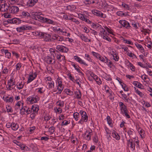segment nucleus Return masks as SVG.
I'll list each match as a JSON object with an SVG mask.
<instances>
[{
	"instance_id": "f257e3e1",
	"label": "nucleus",
	"mask_w": 152,
	"mask_h": 152,
	"mask_svg": "<svg viewBox=\"0 0 152 152\" xmlns=\"http://www.w3.org/2000/svg\"><path fill=\"white\" fill-rule=\"evenodd\" d=\"M15 84V77L12 76L10 79L7 80V84L6 86L7 89L8 91H11L13 89V86Z\"/></svg>"
},
{
	"instance_id": "f03ea898",
	"label": "nucleus",
	"mask_w": 152,
	"mask_h": 152,
	"mask_svg": "<svg viewBox=\"0 0 152 152\" xmlns=\"http://www.w3.org/2000/svg\"><path fill=\"white\" fill-rule=\"evenodd\" d=\"M45 83L47 84L48 88L50 90L54 88L55 83L52 78L50 76L45 77L44 79Z\"/></svg>"
},
{
	"instance_id": "7ed1b4c3",
	"label": "nucleus",
	"mask_w": 152,
	"mask_h": 152,
	"mask_svg": "<svg viewBox=\"0 0 152 152\" xmlns=\"http://www.w3.org/2000/svg\"><path fill=\"white\" fill-rule=\"evenodd\" d=\"M92 26L94 28H97L98 29V31H99V34L100 36L102 37L106 35H107V32L102 27V26L98 24H94L93 23L92 24Z\"/></svg>"
},
{
	"instance_id": "20e7f679",
	"label": "nucleus",
	"mask_w": 152,
	"mask_h": 152,
	"mask_svg": "<svg viewBox=\"0 0 152 152\" xmlns=\"http://www.w3.org/2000/svg\"><path fill=\"white\" fill-rule=\"evenodd\" d=\"M56 82L57 84V89L58 91L57 93L60 94L61 93L64 88L61 78L58 76L56 80Z\"/></svg>"
},
{
	"instance_id": "39448f33",
	"label": "nucleus",
	"mask_w": 152,
	"mask_h": 152,
	"mask_svg": "<svg viewBox=\"0 0 152 152\" xmlns=\"http://www.w3.org/2000/svg\"><path fill=\"white\" fill-rule=\"evenodd\" d=\"M39 99V97L38 96L34 94L29 96L27 98L26 100L29 102L30 103L32 104L37 103Z\"/></svg>"
},
{
	"instance_id": "423d86ee",
	"label": "nucleus",
	"mask_w": 152,
	"mask_h": 152,
	"mask_svg": "<svg viewBox=\"0 0 152 152\" xmlns=\"http://www.w3.org/2000/svg\"><path fill=\"white\" fill-rule=\"evenodd\" d=\"M44 61L49 64H55L56 60L54 56L53 58L50 56H47L44 58Z\"/></svg>"
},
{
	"instance_id": "0eeeda50",
	"label": "nucleus",
	"mask_w": 152,
	"mask_h": 152,
	"mask_svg": "<svg viewBox=\"0 0 152 152\" xmlns=\"http://www.w3.org/2000/svg\"><path fill=\"white\" fill-rule=\"evenodd\" d=\"M4 2V0H2L1 1V4H0V12H7L9 9L8 6Z\"/></svg>"
},
{
	"instance_id": "6e6552de",
	"label": "nucleus",
	"mask_w": 152,
	"mask_h": 152,
	"mask_svg": "<svg viewBox=\"0 0 152 152\" xmlns=\"http://www.w3.org/2000/svg\"><path fill=\"white\" fill-rule=\"evenodd\" d=\"M16 29L18 32H22L26 30H32V28L30 26L24 25L17 28Z\"/></svg>"
},
{
	"instance_id": "1a4fd4ad",
	"label": "nucleus",
	"mask_w": 152,
	"mask_h": 152,
	"mask_svg": "<svg viewBox=\"0 0 152 152\" xmlns=\"http://www.w3.org/2000/svg\"><path fill=\"white\" fill-rule=\"evenodd\" d=\"M39 19L40 22L46 23L48 24H53L54 21L50 19L42 17H39Z\"/></svg>"
},
{
	"instance_id": "9d476101",
	"label": "nucleus",
	"mask_w": 152,
	"mask_h": 152,
	"mask_svg": "<svg viewBox=\"0 0 152 152\" xmlns=\"http://www.w3.org/2000/svg\"><path fill=\"white\" fill-rule=\"evenodd\" d=\"M91 12L94 15L101 18H105L106 17L105 15L103 14L99 10H92Z\"/></svg>"
},
{
	"instance_id": "9b49d317",
	"label": "nucleus",
	"mask_w": 152,
	"mask_h": 152,
	"mask_svg": "<svg viewBox=\"0 0 152 152\" xmlns=\"http://www.w3.org/2000/svg\"><path fill=\"white\" fill-rule=\"evenodd\" d=\"M37 74L36 72H34V73H30L29 75L27 81V83H29L35 79L37 76Z\"/></svg>"
},
{
	"instance_id": "f8f14e48",
	"label": "nucleus",
	"mask_w": 152,
	"mask_h": 152,
	"mask_svg": "<svg viewBox=\"0 0 152 152\" xmlns=\"http://www.w3.org/2000/svg\"><path fill=\"white\" fill-rule=\"evenodd\" d=\"M119 106L120 107L121 113L122 114L126 112H128L126 106L121 102H119Z\"/></svg>"
},
{
	"instance_id": "ddd939ff",
	"label": "nucleus",
	"mask_w": 152,
	"mask_h": 152,
	"mask_svg": "<svg viewBox=\"0 0 152 152\" xmlns=\"http://www.w3.org/2000/svg\"><path fill=\"white\" fill-rule=\"evenodd\" d=\"M56 56L57 60L61 62H65V57L64 55H61L60 54L57 53H56Z\"/></svg>"
},
{
	"instance_id": "4468645a",
	"label": "nucleus",
	"mask_w": 152,
	"mask_h": 152,
	"mask_svg": "<svg viewBox=\"0 0 152 152\" xmlns=\"http://www.w3.org/2000/svg\"><path fill=\"white\" fill-rule=\"evenodd\" d=\"M56 48L59 51L63 53H67L69 50L68 48L63 45H58Z\"/></svg>"
},
{
	"instance_id": "2eb2a0df",
	"label": "nucleus",
	"mask_w": 152,
	"mask_h": 152,
	"mask_svg": "<svg viewBox=\"0 0 152 152\" xmlns=\"http://www.w3.org/2000/svg\"><path fill=\"white\" fill-rule=\"evenodd\" d=\"M3 99L7 103H12L14 100V97L13 96H10V95H8L7 96H4Z\"/></svg>"
},
{
	"instance_id": "dca6fc26",
	"label": "nucleus",
	"mask_w": 152,
	"mask_h": 152,
	"mask_svg": "<svg viewBox=\"0 0 152 152\" xmlns=\"http://www.w3.org/2000/svg\"><path fill=\"white\" fill-rule=\"evenodd\" d=\"M79 113L80 114L81 118L84 119L85 122H87L88 121V117L86 112L81 110L80 111Z\"/></svg>"
},
{
	"instance_id": "f3484780",
	"label": "nucleus",
	"mask_w": 152,
	"mask_h": 152,
	"mask_svg": "<svg viewBox=\"0 0 152 152\" xmlns=\"http://www.w3.org/2000/svg\"><path fill=\"white\" fill-rule=\"evenodd\" d=\"M127 142L128 146L130 147L132 150H134L135 148V143L133 139H130L128 140Z\"/></svg>"
},
{
	"instance_id": "a211bd4d",
	"label": "nucleus",
	"mask_w": 152,
	"mask_h": 152,
	"mask_svg": "<svg viewBox=\"0 0 152 152\" xmlns=\"http://www.w3.org/2000/svg\"><path fill=\"white\" fill-rule=\"evenodd\" d=\"M23 105V101H18L15 105L14 108L16 111L20 110V108L22 107Z\"/></svg>"
},
{
	"instance_id": "6ab92c4d",
	"label": "nucleus",
	"mask_w": 152,
	"mask_h": 152,
	"mask_svg": "<svg viewBox=\"0 0 152 152\" xmlns=\"http://www.w3.org/2000/svg\"><path fill=\"white\" fill-rule=\"evenodd\" d=\"M74 58L75 60L77 62L81 64H83L86 65V66H88V65L86 64L85 61L78 56H75L74 57Z\"/></svg>"
},
{
	"instance_id": "aec40b11",
	"label": "nucleus",
	"mask_w": 152,
	"mask_h": 152,
	"mask_svg": "<svg viewBox=\"0 0 152 152\" xmlns=\"http://www.w3.org/2000/svg\"><path fill=\"white\" fill-rule=\"evenodd\" d=\"M78 16L79 18L83 21H84L90 24L91 23V22L89 20L86 18L85 15L80 14H78Z\"/></svg>"
},
{
	"instance_id": "412c9836",
	"label": "nucleus",
	"mask_w": 152,
	"mask_h": 152,
	"mask_svg": "<svg viewBox=\"0 0 152 152\" xmlns=\"http://www.w3.org/2000/svg\"><path fill=\"white\" fill-rule=\"evenodd\" d=\"M127 133L130 139L135 138V133L133 129H129L127 131Z\"/></svg>"
},
{
	"instance_id": "4be33fe9",
	"label": "nucleus",
	"mask_w": 152,
	"mask_h": 152,
	"mask_svg": "<svg viewBox=\"0 0 152 152\" xmlns=\"http://www.w3.org/2000/svg\"><path fill=\"white\" fill-rule=\"evenodd\" d=\"M119 22L123 27L126 28H129L130 27L129 23L126 20H121Z\"/></svg>"
},
{
	"instance_id": "5701e85b",
	"label": "nucleus",
	"mask_w": 152,
	"mask_h": 152,
	"mask_svg": "<svg viewBox=\"0 0 152 152\" xmlns=\"http://www.w3.org/2000/svg\"><path fill=\"white\" fill-rule=\"evenodd\" d=\"M25 83L23 81H21L17 83L15 85V86L19 90H20L22 89L24 86Z\"/></svg>"
},
{
	"instance_id": "b1692460",
	"label": "nucleus",
	"mask_w": 152,
	"mask_h": 152,
	"mask_svg": "<svg viewBox=\"0 0 152 152\" xmlns=\"http://www.w3.org/2000/svg\"><path fill=\"white\" fill-rule=\"evenodd\" d=\"M19 8L16 6H13L11 7L10 9V12L12 13H15L18 12Z\"/></svg>"
},
{
	"instance_id": "393cba45",
	"label": "nucleus",
	"mask_w": 152,
	"mask_h": 152,
	"mask_svg": "<svg viewBox=\"0 0 152 152\" xmlns=\"http://www.w3.org/2000/svg\"><path fill=\"white\" fill-rule=\"evenodd\" d=\"M45 42H52V39L51 38V35L49 34L45 33L43 38Z\"/></svg>"
},
{
	"instance_id": "a878e982",
	"label": "nucleus",
	"mask_w": 152,
	"mask_h": 152,
	"mask_svg": "<svg viewBox=\"0 0 152 152\" xmlns=\"http://www.w3.org/2000/svg\"><path fill=\"white\" fill-rule=\"evenodd\" d=\"M92 133V132L86 131L84 133V138L87 140L89 141L91 140V135Z\"/></svg>"
},
{
	"instance_id": "bb28decb",
	"label": "nucleus",
	"mask_w": 152,
	"mask_h": 152,
	"mask_svg": "<svg viewBox=\"0 0 152 152\" xmlns=\"http://www.w3.org/2000/svg\"><path fill=\"white\" fill-rule=\"evenodd\" d=\"M1 51L2 53H4L6 57L8 58H11V53L8 52V50H7L1 49Z\"/></svg>"
},
{
	"instance_id": "cd10ccee",
	"label": "nucleus",
	"mask_w": 152,
	"mask_h": 152,
	"mask_svg": "<svg viewBox=\"0 0 152 152\" xmlns=\"http://www.w3.org/2000/svg\"><path fill=\"white\" fill-rule=\"evenodd\" d=\"M21 16L24 18H29L30 17V14L25 11L22 12L21 13Z\"/></svg>"
},
{
	"instance_id": "c85d7f7f",
	"label": "nucleus",
	"mask_w": 152,
	"mask_h": 152,
	"mask_svg": "<svg viewBox=\"0 0 152 152\" xmlns=\"http://www.w3.org/2000/svg\"><path fill=\"white\" fill-rule=\"evenodd\" d=\"M132 84L138 88L141 89H143V86L140 83L136 81H133L132 83Z\"/></svg>"
},
{
	"instance_id": "c756f323",
	"label": "nucleus",
	"mask_w": 152,
	"mask_h": 152,
	"mask_svg": "<svg viewBox=\"0 0 152 152\" xmlns=\"http://www.w3.org/2000/svg\"><path fill=\"white\" fill-rule=\"evenodd\" d=\"M20 147V148L22 150H24L25 151H27L29 150V148L25 145L23 144L21 142L18 145Z\"/></svg>"
},
{
	"instance_id": "7c9ffc66",
	"label": "nucleus",
	"mask_w": 152,
	"mask_h": 152,
	"mask_svg": "<svg viewBox=\"0 0 152 152\" xmlns=\"http://www.w3.org/2000/svg\"><path fill=\"white\" fill-rule=\"evenodd\" d=\"M39 107L37 105H33L31 107V112L38 113V111L39 110Z\"/></svg>"
},
{
	"instance_id": "2f4dec72",
	"label": "nucleus",
	"mask_w": 152,
	"mask_h": 152,
	"mask_svg": "<svg viewBox=\"0 0 152 152\" xmlns=\"http://www.w3.org/2000/svg\"><path fill=\"white\" fill-rule=\"evenodd\" d=\"M106 119L107 121V123L109 126L111 127H113V120L111 118H110V117L108 115L106 117Z\"/></svg>"
},
{
	"instance_id": "473e14b6",
	"label": "nucleus",
	"mask_w": 152,
	"mask_h": 152,
	"mask_svg": "<svg viewBox=\"0 0 152 152\" xmlns=\"http://www.w3.org/2000/svg\"><path fill=\"white\" fill-rule=\"evenodd\" d=\"M79 37L81 39L85 42H90L91 39H88L87 37H86L83 34H80Z\"/></svg>"
},
{
	"instance_id": "72a5a7b5",
	"label": "nucleus",
	"mask_w": 152,
	"mask_h": 152,
	"mask_svg": "<svg viewBox=\"0 0 152 152\" xmlns=\"http://www.w3.org/2000/svg\"><path fill=\"white\" fill-rule=\"evenodd\" d=\"M72 65L74 67L75 69L78 72L80 73V75H81L83 76L84 75V74L80 71V68L78 66L76 65L75 64H72Z\"/></svg>"
},
{
	"instance_id": "f704fd0d",
	"label": "nucleus",
	"mask_w": 152,
	"mask_h": 152,
	"mask_svg": "<svg viewBox=\"0 0 152 152\" xmlns=\"http://www.w3.org/2000/svg\"><path fill=\"white\" fill-rule=\"evenodd\" d=\"M105 60L104 63H106L109 67L110 68H112V66L113 65V63L110 60L108 59L107 57H105Z\"/></svg>"
},
{
	"instance_id": "c9c22d12",
	"label": "nucleus",
	"mask_w": 152,
	"mask_h": 152,
	"mask_svg": "<svg viewBox=\"0 0 152 152\" xmlns=\"http://www.w3.org/2000/svg\"><path fill=\"white\" fill-rule=\"evenodd\" d=\"M75 98L80 99H81V93L80 91L78 90L77 91L75 92Z\"/></svg>"
},
{
	"instance_id": "e433bc0d",
	"label": "nucleus",
	"mask_w": 152,
	"mask_h": 152,
	"mask_svg": "<svg viewBox=\"0 0 152 152\" xmlns=\"http://www.w3.org/2000/svg\"><path fill=\"white\" fill-rule=\"evenodd\" d=\"M112 136L117 140H120V137L119 135L115 131H113L112 132Z\"/></svg>"
},
{
	"instance_id": "4c0bfd02",
	"label": "nucleus",
	"mask_w": 152,
	"mask_h": 152,
	"mask_svg": "<svg viewBox=\"0 0 152 152\" xmlns=\"http://www.w3.org/2000/svg\"><path fill=\"white\" fill-rule=\"evenodd\" d=\"M136 46L142 53L145 52V50L141 45L136 43L135 44Z\"/></svg>"
},
{
	"instance_id": "58836bf2",
	"label": "nucleus",
	"mask_w": 152,
	"mask_h": 152,
	"mask_svg": "<svg viewBox=\"0 0 152 152\" xmlns=\"http://www.w3.org/2000/svg\"><path fill=\"white\" fill-rule=\"evenodd\" d=\"M64 92L67 95L72 96L74 95L73 91L69 89L66 88L64 89Z\"/></svg>"
},
{
	"instance_id": "ea45409f",
	"label": "nucleus",
	"mask_w": 152,
	"mask_h": 152,
	"mask_svg": "<svg viewBox=\"0 0 152 152\" xmlns=\"http://www.w3.org/2000/svg\"><path fill=\"white\" fill-rule=\"evenodd\" d=\"M112 55L113 56V59L115 61H118L119 57L117 53H114V51H113V54H112Z\"/></svg>"
},
{
	"instance_id": "a19ab883",
	"label": "nucleus",
	"mask_w": 152,
	"mask_h": 152,
	"mask_svg": "<svg viewBox=\"0 0 152 152\" xmlns=\"http://www.w3.org/2000/svg\"><path fill=\"white\" fill-rule=\"evenodd\" d=\"M19 128L18 125L17 123L12 122V123L11 128L14 131L17 130Z\"/></svg>"
},
{
	"instance_id": "79ce46f5",
	"label": "nucleus",
	"mask_w": 152,
	"mask_h": 152,
	"mask_svg": "<svg viewBox=\"0 0 152 152\" xmlns=\"http://www.w3.org/2000/svg\"><path fill=\"white\" fill-rule=\"evenodd\" d=\"M31 14L33 16H37L38 19L39 17H41L40 15L41 14V13L39 12L31 11Z\"/></svg>"
},
{
	"instance_id": "37998d69",
	"label": "nucleus",
	"mask_w": 152,
	"mask_h": 152,
	"mask_svg": "<svg viewBox=\"0 0 152 152\" xmlns=\"http://www.w3.org/2000/svg\"><path fill=\"white\" fill-rule=\"evenodd\" d=\"M93 0H85L84 1V3L87 6H89L90 4H93Z\"/></svg>"
},
{
	"instance_id": "c03bdc74",
	"label": "nucleus",
	"mask_w": 152,
	"mask_h": 152,
	"mask_svg": "<svg viewBox=\"0 0 152 152\" xmlns=\"http://www.w3.org/2000/svg\"><path fill=\"white\" fill-rule=\"evenodd\" d=\"M54 112L56 114L61 113L62 112V110L60 107H55L54 108Z\"/></svg>"
},
{
	"instance_id": "a18cd8bd",
	"label": "nucleus",
	"mask_w": 152,
	"mask_h": 152,
	"mask_svg": "<svg viewBox=\"0 0 152 152\" xmlns=\"http://www.w3.org/2000/svg\"><path fill=\"white\" fill-rule=\"evenodd\" d=\"M134 90L135 92L140 97H142L144 96V93L140 91L138 89H137L135 87H134Z\"/></svg>"
},
{
	"instance_id": "49530a36",
	"label": "nucleus",
	"mask_w": 152,
	"mask_h": 152,
	"mask_svg": "<svg viewBox=\"0 0 152 152\" xmlns=\"http://www.w3.org/2000/svg\"><path fill=\"white\" fill-rule=\"evenodd\" d=\"M139 132L140 135L141 137L142 138H144L145 136V134L144 131L142 129H140L139 131Z\"/></svg>"
},
{
	"instance_id": "de8ad7c7",
	"label": "nucleus",
	"mask_w": 152,
	"mask_h": 152,
	"mask_svg": "<svg viewBox=\"0 0 152 152\" xmlns=\"http://www.w3.org/2000/svg\"><path fill=\"white\" fill-rule=\"evenodd\" d=\"M56 105L60 107H62L64 106V102L63 101H61V100H58L56 103Z\"/></svg>"
},
{
	"instance_id": "09e8293b",
	"label": "nucleus",
	"mask_w": 152,
	"mask_h": 152,
	"mask_svg": "<svg viewBox=\"0 0 152 152\" xmlns=\"http://www.w3.org/2000/svg\"><path fill=\"white\" fill-rule=\"evenodd\" d=\"M121 40L123 41L124 43L126 44H127L131 45H133V42L131 40H128L123 37H122Z\"/></svg>"
},
{
	"instance_id": "8fccbe9b",
	"label": "nucleus",
	"mask_w": 152,
	"mask_h": 152,
	"mask_svg": "<svg viewBox=\"0 0 152 152\" xmlns=\"http://www.w3.org/2000/svg\"><path fill=\"white\" fill-rule=\"evenodd\" d=\"M73 117L76 121H77L80 117L79 114L77 112H75L73 114Z\"/></svg>"
},
{
	"instance_id": "3c124183",
	"label": "nucleus",
	"mask_w": 152,
	"mask_h": 152,
	"mask_svg": "<svg viewBox=\"0 0 152 152\" xmlns=\"http://www.w3.org/2000/svg\"><path fill=\"white\" fill-rule=\"evenodd\" d=\"M52 30L55 32L58 31H62V29L59 28L58 26H55L52 28Z\"/></svg>"
},
{
	"instance_id": "603ef678",
	"label": "nucleus",
	"mask_w": 152,
	"mask_h": 152,
	"mask_svg": "<svg viewBox=\"0 0 152 152\" xmlns=\"http://www.w3.org/2000/svg\"><path fill=\"white\" fill-rule=\"evenodd\" d=\"M27 106H23L22 107H21V109H20V113L21 115H23L25 113V112H26Z\"/></svg>"
},
{
	"instance_id": "864d4df0",
	"label": "nucleus",
	"mask_w": 152,
	"mask_h": 152,
	"mask_svg": "<svg viewBox=\"0 0 152 152\" xmlns=\"http://www.w3.org/2000/svg\"><path fill=\"white\" fill-rule=\"evenodd\" d=\"M38 0H29L28 4L30 6H32L37 2Z\"/></svg>"
},
{
	"instance_id": "5fc2aeb1",
	"label": "nucleus",
	"mask_w": 152,
	"mask_h": 152,
	"mask_svg": "<svg viewBox=\"0 0 152 152\" xmlns=\"http://www.w3.org/2000/svg\"><path fill=\"white\" fill-rule=\"evenodd\" d=\"M49 51L51 54V56H54V54H55V55H56V53L57 54V53H58V51H56V50L54 49H53V48H50L49 50Z\"/></svg>"
},
{
	"instance_id": "6e6d98bb",
	"label": "nucleus",
	"mask_w": 152,
	"mask_h": 152,
	"mask_svg": "<svg viewBox=\"0 0 152 152\" xmlns=\"http://www.w3.org/2000/svg\"><path fill=\"white\" fill-rule=\"evenodd\" d=\"M6 108L7 109V112L8 113H12V107L9 105H7L6 106Z\"/></svg>"
},
{
	"instance_id": "4d7b16f0",
	"label": "nucleus",
	"mask_w": 152,
	"mask_h": 152,
	"mask_svg": "<svg viewBox=\"0 0 152 152\" xmlns=\"http://www.w3.org/2000/svg\"><path fill=\"white\" fill-rule=\"evenodd\" d=\"M70 123V122L66 120H65L63 121L61 123V126H64L67 125Z\"/></svg>"
},
{
	"instance_id": "13d9d810",
	"label": "nucleus",
	"mask_w": 152,
	"mask_h": 152,
	"mask_svg": "<svg viewBox=\"0 0 152 152\" xmlns=\"http://www.w3.org/2000/svg\"><path fill=\"white\" fill-rule=\"evenodd\" d=\"M121 6L124 8L126 9L129 10V7L128 4H126L124 2H122Z\"/></svg>"
},
{
	"instance_id": "bf43d9fd",
	"label": "nucleus",
	"mask_w": 152,
	"mask_h": 152,
	"mask_svg": "<svg viewBox=\"0 0 152 152\" xmlns=\"http://www.w3.org/2000/svg\"><path fill=\"white\" fill-rule=\"evenodd\" d=\"M47 70L49 73L53 74L54 72V70L53 69L52 67H48L47 68Z\"/></svg>"
},
{
	"instance_id": "052dcab7",
	"label": "nucleus",
	"mask_w": 152,
	"mask_h": 152,
	"mask_svg": "<svg viewBox=\"0 0 152 152\" xmlns=\"http://www.w3.org/2000/svg\"><path fill=\"white\" fill-rule=\"evenodd\" d=\"M37 90V92L39 94H42L43 93L44 91L43 90V88H39L36 89Z\"/></svg>"
},
{
	"instance_id": "680f3d73",
	"label": "nucleus",
	"mask_w": 152,
	"mask_h": 152,
	"mask_svg": "<svg viewBox=\"0 0 152 152\" xmlns=\"http://www.w3.org/2000/svg\"><path fill=\"white\" fill-rule=\"evenodd\" d=\"M65 118V115L63 113L61 114L58 116V119L59 120H64Z\"/></svg>"
},
{
	"instance_id": "e2e57ef3",
	"label": "nucleus",
	"mask_w": 152,
	"mask_h": 152,
	"mask_svg": "<svg viewBox=\"0 0 152 152\" xmlns=\"http://www.w3.org/2000/svg\"><path fill=\"white\" fill-rule=\"evenodd\" d=\"M37 114V113L32 112L30 114V117L32 120H33L34 119L35 116Z\"/></svg>"
},
{
	"instance_id": "0e129e2a",
	"label": "nucleus",
	"mask_w": 152,
	"mask_h": 152,
	"mask_svg": "<svg viewBox=\"0 0 152 152\" xmlns=\"http://www.w3.org/2000/svg\"><path fill=\"white\" fill-rule=\"evenodd\" d=\"M121 85L122 86L123 88L124 89V91H129L127 87L125 84L124 83H123Z\"/></svg>"
},
{
	"instance_id": "69168bd1",
	"label": "nucleus",
	"mask_w": 152,
	"mask_h": 152,
	"mask_svg": "<svg viewBox=\"0 0 152 152\" xmlns=\"http://www.w3.org/2000/svg\"><path fill=\"white\" fill-rule=\"evenodd\" d=\"M86 59L89 61L91 62L92 59L90 57V56L88 54H86L85 55Z\"/></svg>"
},
{
	"instance_id": "338daca9",
	"label": "nucleus",
	"mask_w": 152,
	"mask_h": 152,
	"mask_svg": "<svg viewBox=\"0 0 152 152\" xmlns=\"http://www.w3.org/2000/svg\"><path fill=\"white\" fill-rule=\"evenodd\" d=\"M58 36V35L54 34L52 36H51V38L52 39V40L53 39L54 40H57V38Z\"/></svg>"
},
{
	"instance_id": "774afa93",
	"label": "nucleus",
	"mask_w": 152,
	"mask_h": 152,
	"mask_svg": "<svg viewBox=\"0 0 152 152\" xmlns=\"http://www.w3.org/2000/svg\"><path fill=\"white\" fill-rule=\"evenodd\" d=\"M104 28L110 34H113V31L111 29L109 28L107 26L105 27Z\"/></svg>"
}]
</instances>
